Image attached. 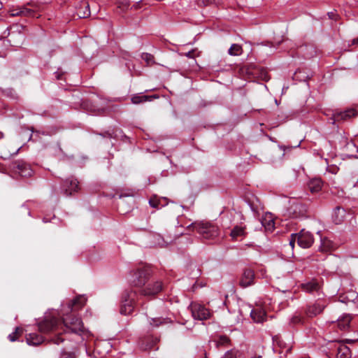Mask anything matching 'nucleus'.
Returning <instances> with one entry per match:
<instances>
[{
	"label": "nucleus",
	"mask_w": 358,
	"mask_h": 358,
	"mask_svg": "<svg viewBox=\"0 0 358 358\" xmlns=\"http://www.w3.org/2000/svg\"><path fill=\"white\" fill-rule=\"evenodd\" d=\"M228 53L230 55H233V56L241 55L242 53L241 45L236 44V43L232 44L228 50Z\"/></svg>",
	"instance_id": "obj_30"
},
{
	"label": "nucleus",
	"mask_w": 358,
	"mask_h": 358,
	"mask_svg": "<svg viewBox=\"0 0 358 358\" xmlns=\"http://www.w3.org/2000/svg\"><path fill=\"white\" fill-rule=\"evenodd\" d=\"M350 320L351 317L349 315H346L338 320V327L341 330H345L349 327Z\"/></svg>",
	"instance_id": "obj_29"
},
{
	"label": "nucleus",
	"mask_w": 358,
	"mask_h": 358,
	"mask_svg": "<svg viewBox=\"0 0 358 358\" xmlns=\"http://www.w3.org/2000/svg\"><path fill=\"white\" fill-rule=\"evenodd\" d=\"M324 306V304L321 301H316L307 306L306 310V315L309 317H315L323 311Z\"/></svg>",
	"instance_id": "obj_14"
},
{
	"label": "nucleus",
	"mask_w": 358,
	"mask_h": 358,
	"mask_svg": "<svg viewBox=\"0 0 358 358\" xmlns=\"http://www.w3.org/2000/svg\"><path fill=\"white\" fill-rule=\"evenodd\" d=\"M20 6H17V8L12 6L11 8H9L8 13H10V16H12V13H20Z\"/></svg>",
	"instance_id": "obj_39"
},
{
	"label": "nucleus",
	"mask_w": 358,
	"mask_h": 358,
	"mask_svg": "<svg viewBox=\"0 0 358 358\" xmlns=\"http://www.w3.org/2000/svg\"><path fill=\"white\" fill-rule=\"evenodd\" d=\"M295 238H297V243L302 248H309L314 242V238L313 234L301 229L299 234H294Z\"/></svg>",
	"instance_id": "obj_10"
},
{
	"label": "nucleus",
	"mask_w": 358,
	"mask_h": 358,
	"mask_svg": "<svg viewBox=\"0 0 358 358\" xmlns=\"http://www.w3.org/2000/svg\"><path fill=\"white\" fill-rule=\"evenodd\" d=\"M86 301V299L83 296H77L69 303V308L71 310H76L82 308Z\"/></svg>",
	"instance_id": "obj_21"
},
{
	"label": "nucleus",
	"mask_w": 358,
	"mask_h": 358,
	"mask_svg": "<svg viewBox=\"0 0 358 358\" xmlns=\"http://www.w3.org/2000/svg\"><path fill=\"white\" fill-rule=\"evenodd\" d=\"M20 330V329L19 327H16L15 331L12 332L11 334H10L8 335V340L11 342H14V341H17L18 338V336H17L18 331Z\"/></svg>",
	"instance_id": "obj_36"
},
{
	"label": "nucleus",
	"mask_w": 358,
	"mask_h": 358,
	"mask_svg": "<svg viewBox=\"0 0 358 358\" xmlns=\"http://www.w3.org/2000/svg\"><path fill=\"white\" fill-rule=\"evenodd\" d=\"M137 293L135 291H125L122 296L120 313L124 315H131L136 303Z\"/></svg>",
	"instance_id": "obj_2"
},
{
	"label": "nucleus",
	"mask_w": 358,
	"mask_h": 358,
	"mask_svg": "<svg viewBox=\"0 0 358 358\" xmlns=\"http://www.w3.org/2000/svg\"><path fill=\"white\" fill-rule=\"evenodd\" d=\"M152 271L150 268L143 266L136 269L132 276L131 283L134 287L141 289L150 280Z\"/></svg>",
	"instance_id": "obj_3"
},
{
	"label": "nucleus",
	"mask_w": 358,
	"mask_h": 358,
	"mask_svg": "<svg viewBox=\"0 0 358 358\" xmlns=\"http://www.w3.org/2000/svg\"><path fill=\"white\" fill-rule=\"evenodd\" d=\"M61 324L55 317H45V318L40 322L38 324V329L42 333H49L50 331H56L59 330Z\"/></svg>",
	"instance_id": "obj_8"
},
{
	"label": "nucleus",
	"mask_w": 358,
	"mask_h": 358,
	"mask_svg": "<svg viewBox=\"0 0 358 358\" xmlns=\"http://www.w3.org/2000/svg\"><path fill=\"white\" fill-rule=\"evenodd\" d=\"M194 50L189 51L186 53V56L189 58H193L194 57Z\"/></svg>",
	"instance_id": "obj_41"
},
{
	"label": "nucleus",
	"mask_w": 358,
	"mask_h": 358,
	"mask_svg": "<svg viewBox=\"0 0 358 358\" xmlns=\"http://www.w3.org/2000/svg\"><path fill=\"white\" fill-rule=\"evenodd\" d=\"M149 204L151 207L159 209L167 204L166 199H159L157 196H154L150 199Z\"/></svg>",
	"instance_id": "obj_23"
},
{
	"label": "nucleus",
	"mask_w": 358,
	"mask_h": 358,
	"mask_svg": "<svg viewBox=\"0 0 358 358\" xmlns=\"http://www.w3.org/2000/svg\"><path fill=\"white\" fill-rule=\"evenodd\" d=\"M338 169L337 167L334 166V167L329 169V171L331 172L332 173H336Z\"/></svg>",
	"instance_id": "obj_42"
},
{
	"label": "nucleus",
	"mask_w": 358,
	"mask_h": 358,
	"mask_svg": "<svg viewBox=\"0 0 358 358\" xmlns=\"http://www.w3.org/2000/svg\"><path fill=\"white\" fill-rule=\"evenodd\" d=\"M303 317L300 315L295 314L294 315H293L292 317L289 322L291 324L295 325V324L303 323Z\"/></svg>",
	"instance_id": "obj_35"
},
{
	"label": "nucleus",
	"mask_w": 358,
	"mask_h": 358,
	"mask_svg": "<svg viewBox=\"0 0 358 358\" xmlns=\"http://www.w3.org/2000/svg\"><path fill=\"white\" fill-rule=\"evenodd\" d=\"M5 171H6L5 166L2 164L0 163V172L3 173Z\"/></svg>",
	"instance_id": "obj_44"
},
{
	"label": "nucleus",
	"mask_w": 358,
	"mask_h": 358,
	"mask_svg": "<svg viewBox=\"0 0 358 358\" xmlns=\"http://www.w3.org/2000/svg\"><path fill=\"white\" fill-rule=\"evenodd\" d=\"M65 334L71 332L80 334L83 331V324L80 318L74 316H67L63 319Z\"/></svg>",
	"instance_id": "obj_5"
},
{
	"label": "nucleus",
	"mask_w": 358,
	"mask_h": 358,
	"mask_svg": "<svg viewBox=\"0 0 358 358\" xmlns=\"http://www.w3.org/2000/svg\"><path fill=\"white\" fill-rule=\"evenodd\" d=\"M294 234H292L291 235L289 240V245L292 247V248H294L295 242L297 241V238H295Z\"/></svg>",
	"instance_id": "obj_40"
},
{
	"label": "nucleus",
	"mask_w": 358,
	"mask_h": 358,
	"mask_svg": "<svg viewBox=\"0 0 358 358\" xmlns=\"http://www.w3.org/2000/svg\"><path fill=\"white\" fill-rule=\"evenodd\" d=\"M164 289L163 282L159 280H150L147 284L139 289V294L142 296L150 297L153 296Z\"/></svg>",
	"instance_id": "obj_6"
},
{
	"label": "nucleus",
	"mask_w": 358,
	"mask_h": 358,
	"mask_svg": "<svg viewBox=\"0 0 358 358\" xmlns=\"http://www.w3.org/2000/svg\"><path fill=\"white\" fill-rule=\"evenodd\" d=\"M105 111H106V109H104V108L99 109L97 115L104 114Z\"/></svg>",
	"instance_id": "obj_43"
},
{
	"label": "nucleus",
	"mask_w": 358,
	"mask_h": 358,
	"mask_svg": "<svg viewBox=\"0 0 358 358\" xmlns=\"http://www.w3.org/2000/svg\"><path fill=\"white\" fill-rule=\"evenodd\" d=\"M167 242H165L164 241H163V243L161 244L162 246H164V245H167Z\"/></svg>",
	"instance_id": "obj_49"
},
{
	"label": "nucleus",
	"mask_w": 358,
	"mask_h": 358,
	"mask_svg": "<svg viewBox=\"0 0 358 358\" xmlns=\"http://www.w3.org/2000/svg\"><path fill=\"white\" fill-rule=\"evenodd\" d=\"M357 115V111L355 108H348L344 111H336L332 117V124L336 121H346Z\"/></svg>",
	"instance_id": "obj_12"
},
{
	"label": "nucleus",
	"mask_w": 358,
	"mask_h": 358,
	"mask_svg": "<svg viewBox=\"0 0 358 358\" xmlns=\"http://www.w3.org/2000/svg\"><path fill=\"white\" fill-rule=\"evenodd\" d=\"M356 1H358V0H355Z\"/></svg>",
	"instance_id": "obj_53"
},
{
	"label": "nucleus",
	"mask_w": 358,
	"mask_h": 358,
	"mask_svg": "<svg viewBox=\"0 0 358 358\" xmlns=\"http://www.w3.org/2000/svg\"><path fill=\"white\" fill-rule=\"evenodd\" d=\"M139 3V2L137 3L136 5H134V7L136 9L138 8V4Z\"/></svg>",
	"instance_id": "obj_50"
},
{
	"label": "nucleus",
	"mask_w": 358,
	"mask_h": 358,
	"mask_svg": "<svg viewBox=\"0 0 358 358\" xmlns=\"http://www.w3.org/2000/svg\"><path fill=\"white\" fill-rule=\"evenodd\" d=\"M157 96L153 95V96H148V95H141V94H135L134 95L131 99V103L134 104H139L145 101H150L153 99L157 98Z\"/></svg>",
	"instance_id": "obj_20"
},
{
	"label": "nucleus",
	"mask_w": 358,
	"mask_h": 358,
	"mask_svg": "<svg viewBox=\"0 0 358 358\" xmlns=\"http://www.w3.org/2000/svg\"><path fill=\"white\" fill-rule=\"evenodd\" d=\"M352 45H358V38H354L352 40Z\"/></svg>",
	"instance_id": "obj_46"
},
{
	"label": "nucleus",
	"mask_w": 358,
	"mask_h": 358,
	"mask_svg": "<svg viewBox=\"0 0 358 358\" xmlns=\"http://www.w3.org/2000/svg\"><path fill=\"white\" fill-rule=\"evenodd\" d=\"M328 15L330 18L333 19V17L334 15V13H329Z\"/></svg>",
	"instance_id": "obj_47"
},
{
	"label": "nucleus",
	"mask_w": 358,
	"mask_h": 358,
	"mask_svg": "<svg viewBox=\"0 0 358 358\" xmlns=\"http://www.w3.org/2000/svg\"><path fill=\"white\" fill-rule=\"evenodd\" d=\"M43 337L37 333H30L26 336V341L29 345H38L43 342Z\"/></svg>",
	"instance_id": "obj_18"
},
{
	"label": "nucleus",
	"mask_w": 358,
	"mask_h": 358,
	"mask_svg": "<svg viewBox=\"0 0 358 358\" xmlns=\"http://www.w3.org/2000/svg\"><path fill=\"white\" fill-rule=\"evenodd\" d=\"M308 187L312 193H317L322 189V182L319 178H315L309 181Z\"/></svg>",
	"instance_id": "obj_22"
},
{
	"label": "nucleus",
	"mask_w": 358,
	"mask_h": 358,
	"mask_svg": "<svg viewBox=\"0 0 358 358\" xmlns=\"http://www.w3.org/2000/svg\"><path fill=\"white\" fill-rule=\"evenodd\" d=\"M354 146H355L357 148V152L358 153V146H356L355 144H354Z\"/></svg>",
	"instance_id": "obj_52"
},
{
	"label": "nucleus",
	"mask_w": 358,
	"mask_h": 358,
	"mask_svg": "<svg viewBox=\"0 0 358 358\" xmlns=\"http://www.w3.org/2000/svg\"><path fill=\"white\" fill-rule=\"evenodd\" d=\"M187 229L196 231L203 239H213L219 234L218 227L208 222H192L188 225Z\"/></svg>",
	"instance_id": "obj_1"
},
{
	"label": "nucleus",
	"mask_w": 358,
	"mask_h": 358,
	"mask_svg": "<svg viewBox=\"0 0 358 358\" xmlns=\"http://www.w3.org/2000/svg\"><path fill=\"white\" fill-rule=\"evenodd\" d=\"M2 7H3L2 3L0 1V10L2 8Z\"/></svg>",
	"instance_id": "obj_51"
},
{
	"label": "nucleus",
	"mask_w": 358,
	"mask_h": 358,
	"mask_svg": "<svg viewBox=\"0 0 358 358\" xmlns=\"http://www.w3.org/2000/svg\"><path fill=\"white\" fill-rule=\"evenodd\" d=\"M214 2V0H197V4L199 6H206L212 4Z\"/></svg>",
	"instance_id": "obj_37"
},
{
	"label": "nucleus",
	"mask_w": 358,
	"mask_h": 358,
	"mask_svg": "<svg viewBox=\"0 0 358 358\" xmlns=\"http://www.w3.org/2000/svg\"><path fill=\"white\" fill-rule=\"evenodd\" d=\"M171 320L168 317H155L151 318L149 321L150 324L153 327H158L160 325H165L171 324Z\"/></svg>",
	"instance_id": "obj_25"
},
{
	"label": "nucleus",
	"mask_w": 358,
	"mask_h": 358,
	"mask_svg": "<svg viewBox=\"0 0 358 358\" xmlns=\"http://www.w3.org/2000/svg\"><path fill=\"white\" fill-rule=\"evenodd\" d=\"M250 316L254 322L261 323L266 320V312L261 308H255L251 310Z\"/></svg>",
	"instance_id": "obj_17"
},
{
	"label": "nucleus",
	"mask_w": 358,
	"mask_h": 358,
	"mask_svg": "<svg viewBox=\"0 0 358 358\" xmlns=\"http://www.w3.org/2000/svg\"><path fill=\"white\" fill-rule=\"evenodd\" d=\"M141 58L147 63L148 65H151L155 63L154 56L150 53H143L141 55Z\"/></svg>",
	"instance_id": "obj_34"
},
{
	"label": "nucleus",
	"mask_w": 358,
	"mask_h": 358,
	"mask_svg": "<svg viewBox=\"0 0 358 358\" xmlns=\"http://www.w3.org/2000/svg\"><path fill=\"white\" fill-rule=\"evenodd\" d=\"M302 289L306 292H317L320 289V285L315 280H311L301 285Z\"/></svg>",
	"instance_id": "obj_24"
},
{
	"label": "nucleus",
	"mask_w": 358,
	"mask_h": 358,
	"mask_svg": "<svg viewBox=\"0 0 358 358\" xmlns=\"http://www.w3.org/2000/svg\"><path fill=\"white\" fill-rule=\"evenodd\" d=\"M117 12L120 13L125 12L129 8V1L128 0H116Z\"/></svg>",
	"instance_id": "obj_28"
},
{
	"label": "nucleus",
	"mask_w": 358,
	"mask_h": 358,
	"mask_svg": "<svg viewBox=\"0 0 358 358\" xmlns=\"http://www.w3.org/2000/svg\"><path fill=\"white\" fill-rule=\"evenodd\" d=\"M41 11V4L31 1L25 5L20 6V13H12V17L20 16L27 17H39L40 15H37V14Z\"/></svg>",
	"instance_id": "obj_4"
},
{
	"label": "nucleus",
	"mask_w": 358,
	"mask_h": 358,
	"mask_svg": "<svg viewBox=\"0 0 358 358\" xmlns=\"http://www.w3.org/2000/svg\"><path fill=\"white\" fill-rule=\"evenodd\" d=\"M255 273L250 268L245 269L240 280V285L245 288L254 284Z\"/></svg>",
	"instance_id": "obj_13"
},
{
	"label": "nucleus",
	"mask_w": 358,
	"mask_h": 358,
	"mask_svg": "<svg viewBox=\"0 0 358 358\" xmlns=\"http://www.w3.org/2000/svg\"><path fill=\"white\" fill-rule=\"evenodd\" d=\"M11 169L22 177H29L32 175L30 166L23 161L13 162L10 165Z\"/></svg>",
	"instance_id": "obj_11"
},
{
	"label": "nucleus",
	"mask_w": 358,
	"mask_h": 358,
	"mask_svg": "<svg viewBox=\"0 0 358 358\" xmlns=\"http://www.w3.org/2000/svg\"><path fill=\"white\" fill-rule=\"evenodd\" d=\"M261 223L266 231L271 232L274 229L275 222L271 214L266 215L265 217L262 218Z\"/></svg>",
	"instance_id": "obj_19"
},
{
	"label": "nucleus",
	"mask_w": 358,
	"mask_h": 358,
	"mask_svg": "<svg viewBox=\"0 0 358 358\" xmlns=\"http://www.w3.org/2000/svg\"><path fill=\"white\" fill-rule=\"evenodd\" d=\"M77 15L79 18H86L90 15V5L85 3L83 6H80L77 10Z\"/></svg>",
	"instance_id": "obj_26"
},
{
	"label": "nucleus",
	"mask_w": 358,
	"mask_h": 358,
	"mask_svg": "<svg viewBox=\"0 0 358 358\" xmlns=\"http://www.w3.org/2000/svg\"><path fill=\"white\" fill-rule=\"evenodd\" d=\"M350 157L352 158V159H358V156L357 155H351V156H350Z\"/></svg>",
	"instance_id": "obj_48"
},
{
	"label": "nucleus",
	"mask_w": 358,
	"mask_h": 358,
	"mask_svg": "<svg viewBox=\"0 0 358 358\" xmlns=\"http://www.w3.org/2000/svg\"><path fill=\"white\" fill-rule=\"evenodd\" d=\"M245 229L246 226L243 223H241V224L239 225L234 226L229 234L231 239L236 241L238 240L239 238H244L247 234Z\"/></svg>",
	"instance_id": "obj_15"
},
{
	"label": "nucleus",
	"mask_w": 358,
	"mask_h": 358,
	"mask_svg": "<svg viewBox=\"0 0 358 358\" xmlns=\"http://www.w3.org/2000/svg\"><path fill=\"white\" fill-rule=\"evenodd\" d=\"M241 352L236 349H231L227 351L222 358H240Z\"/></svg>",
	"instance_id": "obj_33"
},
{
	"label": "nucleus",
	"mask_w": 358,
	"mask_h": 358,
	"mask_svg": "<svg viewBox=\"0 0 358 358\" xmlns=\"http://www.w3.org/2000/svg\"><path fill=\"white\" fill-rule=\"evenodd\" d=\"M65 338L61 337V334H58L57 336L52 339L53 342L56 344H59L63 342Z\"/></svg>",
	"instance_id": "obj_38"
},
{
	"label": "nucleus",
	"mask_w": 358,
	"mask_h": 358,
	"mask_svg": "<svg viewBox=\"0 0 358 358\" xmlns=\"http://www.w3.org/2000/svg\"><path fill=\"white\" fill-rule=\"evenodd\" d=\"M273 341V343L278 345L282 350L285 349L286 352L290 351L291 348L289 346L287 348L286 343L278 336H274Z\"/></svg>",
	"instance_id": "obj_32"
},
{
	"label": "nucleus",
	"mask_w": 358,
	"mask_h": 358,
	"mask_svg": "<svg viewBox=\"0 0 358 358\" xmlns=\"http://www.w3.org/2000/svg\"><path fill=\"white\" fill-rule=\"evenodd\" d=\"M206 358V357H205Z\"/></svg>",
	"instance_id": "obj_55"
},
{
	"label": "nucleus",
	"mask_w": 358,
	"mask_h": 358,
	"mask_svg": "<svg viewBox=\"0 0 358 358\" xmlns=\"http://www.w3.org/2000/svg\"><path fill=\"white\" fill-rule=\"evenodd\" d=\"M344 215L345 210L341 207H336L334 213V222L336 224H340L343 221Z\"/></svg>",
	"instance_id": "obj_27"
},
{
	"label": "nucleus",
	"mask_w": 358,
	"mask_h": 358,
	"mask_svg": "<svg viewBox=\"0 0 358 358\" xmlns=\"http://www.w3.org/2000/svg\"><path fill=\"white\" fill-rule=\"evenodd\" d=\"M336 358H351L350 348L345 344L339 343L336 347Z\"/></svg>",
	"instance_id": "obj_16"
},
{
	"label": "nucleus",
	"mask_w": 358,
	"mask_h": 358,
	"mask_svg": "<svg viewBox=\"0 0 358 358\" xmlns=\"http://www.w3.org/2000/svg\"><path fill=\"white\" fill-rule=\"evenodd\" d=\"M259 358H261V357H259Z\"/></svg>",
	"instance_id": "obj_54"
},
{
	"label": "nucleus",
	"mask_w": 358,
	"mask_h": 358,
	"mask_svg": "<svg viewBox=\"0 0 358 358\" xmlns=\"http://www.w3.org/2000/svg\"><path fill=\"white\" fill-rule=\"evenodd\" d=\"M79 189V182L73 176L66 178L63 182L62 191L66 196L73 195L74 193L78 192Z\"/></svg>",
	"instance_id": "obj_9"
},
{
	"label": "nucleus",
	"mask_w": 358,
	"mask_h": 358,
	"mask_svg": "<svg viewBox=\"0 0 358 358\" xmlns=\"http://www.w3.org/2000/svg\"><path fill=\"white\" fill-rule=\"evenodd\" d=\"M55 76H56L57 79H58V80L62 79V73H60L56 72Z\"/></svg>",
	"instance_id": "obj_45"
},
{
	"label": "nucleus",
	"mask_w": 358,
	"mask_h": 358,
	"mask_svg": "<svg viewBox=\"0 0 358 358\" xmlns=\"http://www.w3.org/2000/svg\"><path fill=\"white\" fill-rule=\"evenodd\" d=\"M189 308L194 320H208L211 316L210 311L200 303H192Z\"/></svg>",
	"instance_id": "obj_7"
},
{
	"label": "nucleus",
	"mask_w": 358,
	"mask_h": 358,
	"mask_svg": "<svg viewBox=\"0 0 358 358\" xmlns=\"http://www.w3.org/2000/svg\"><path fill=\"white\" fill-rule=\"evenodd\" d=\"M216 346H228L230 345V339L227 336H220L215 341Z\"/></svg>",
	"instance_id": "obj_31"
}]
</instances>
